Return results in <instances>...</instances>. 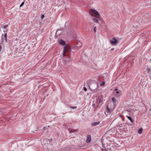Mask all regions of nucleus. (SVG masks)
Returning <instances> with one entry per match:
<instances>
[{
	"label": "nucleus",
	"mask_w": 151,
	"mask_h": 151,
	"mask_svg": "<svg viewBox=\"0 0 151 151\" xmlns=\"http://www.w3.org/2000/svg\"><path fill=\"white\" fill-rule=\"evenodd\" d=\"M70 107L72 109H76L77 108L76 106H70Z\"/></svg>",
	"instance_id": "20"
},
{
	"label": "nucleus",
	"mask_w": 151,
	"mask_h": 151,
	"mask_svg": "<svg viewBox=\"0 0 151 151\" xmlns=\"http://www.w3.org/2000/svg\"><path fill=\"white\" fill-rule=\"evenodd\" d=\"M77 46H79L80 45L79 44H78V43L76 45Z\"/></svg>",
	"instance_id": "30"
},
{
	"label": "nucleus",
	"mask_w": 151,
	"mask_h": 151,
	"mask_svg": "<svg viewBox=\"0 0 151 151\" xmlns=\"http://www.w3.org/2000/svg\"><path fill=\"white\" fill-rule=\"evenodd\" d=\"M116 91V93L117 94H119L120 92H121V91L118 89H115V90Z\"/></svg>",
	"instance_id": "14"
},
{
	"label": "nucleus",
	"mask_w": 151,
	"mask_h": 151,
	"mask_svg": "<svg viewBox=\"0 0 151 151\" xmlns=\"http://www.w3.org/2000/svg\"><path fill=\"white\" fill-rule=\"evenodd\" d=\"M91 11L94 13L96 16V18H99L100 17V15L99 12L96 10L94 9H91Z\"/></svg>",
	"instance_id": "5"
},
{
	"label": "nucleus",
	"mask_w": 151,
	"mask_h": 151,
	"mask_svg": "<svg viewBox=\"0 0 151 151\" xmlns=\"http://www.w3.org/2000/svg\"><path fill=\"white\" fill-rule=\"evenodd\" d=\"M146 70H147L148 73H150V72H151V69L149 68H147Z\"/></svg>",
	"instance_id": "16"
},
{
	"label": "nucleus",
	"mask_w": 151,
	"mask_h": 151,
	"mask_svg": "<svg viewBox=\"0 0 151 151\" xmlns=\"http://www.w3.org/2000/svg\"><path fill=\"white\" fill-rule=\"evenodd\" d=\"M114 50V48H112L111 49V51H113V50Z\"/></svg>",
	"instance_id": "29"
},
{
	"label": "nucleus",
	"mask_w": 151,
	"mask_h": 151,
	"mask_svg": "<svg viewBox=\"0 0 151 151\" xmlns=\"http://www.w3.org/2000/svg\"><path fill=\"white\" fill-rule=\"evenodd\" d=\"M7 34L6 33L4 35V36L3 37H2V40H4V38L5 39V42H7Z\"/></svg>",
	"instance_id": "10"
},
{
	"label": "nucleus",
	"mask_w": 151,
	"mask_h": 151,
	"mask_svg": "<svg viewBox=\"0 0 151 151\" xmlns=\"http://www.w3.org/2000/svg\"><path fill=\"white\" fill-rule=\"evenodd\" d=\"M59 44L62 45H65V42L62 40H60L58 41Z\"/></svg>",
	"instance_id": "8"
},
{
	"label": "nucleus",
	"mask_w": 151,
	"mask_h": 151,
	"mask_svg": "<svg viewBox=\"0 0 151 151\" xmlns=\"http://www.w3.org/2000/svg\"><path fill=\"white\" fill-rule=\"evenodd\" d=\"M98 18H96H96H93V20L94 21V22H95L96 23H98L99 21L98 19Z\"/></svg>",
	"instance_id": "12"
},
{
	"label": "nucleus",
	"mask_w": 151,
	"mask_h": 151,
	"mask_svg": "<svg viewBox=\"0 0 151 151\" xmlns=\"http://www.w3.org/2000/svg\"><path fill=\"white\" fill-rule=\"evenodd\" d=\"M106 109L108 113H110L111 112V109L109 108L108 106H106Z\"/></svg>",
	"instance_id": "18"
},
{
	"label": "nucleus",
	"mask_w": 151,
	"mask_h": 151,
	"mask_svg": "<svg viewBox=\"0 0 151 151\" xmlns=\"http://www.w3.org/2000/svg\"><path fill=\"white\" fill-rule=\"evenodd\" d=\"M100 123V122H95L92 123V125L93 126H95L99 124Z\"/></svg>",
	"instance_id": "13"
},
{
	"label": "nucleus",
	"mask_w": 151,
	"mask_h": 151,
	"mask_svg": "<svg viewBox=\"0 0 151 151\" xmlns=\"http://www.w3.org/2000/svg\"><path fill=\"white\" fill-rule=\"evenodd\" d=\"M65 46L66 47V52H68V53H70L71 52V49L70 47L68 45H66Z\"/></svg>",
	"instance_id": "6"
},
{
	"label": "nucleus",
	"mask_w": 151,
	"mask_h": 151,
	"mask_svg": "<svg viewBox=\"0 0 151 151\" xmlns=\"http://www.w3.org/2000/svg\"><path fill=\"white\" fill-rule=\"evenodd\" d=\"M143 131V129L142 128L140 129L138 131V133L139 134H141Z\"/></svg>",
	"instance_id": "19"
},
{
	"label": "nucleus",
	"mask_w": 151,
	"mask_h": 151,
	"mask_svg": "<svg viewBox=\"0 0 151 151\" xmlns=\"http://www.w3.org/2000/svg\"><path fill=\"white\" fill-rule=\"evenodd\" d=\"M78 44H79V46H77V45H73L72 46V47L75 49H79L82 46V44L81 42H78Z\"/></svg>",
	"instance_id": "4"
},
{
	"label": "nucleus",
	"mask_w": 151,
	"mask_h": 151,
	"mask_svg": "<svg viewBox=\"0 0 151 151\" xmlns=\"http://www.w3.org/2000/svg\"><path fill=\"white\" fill-rule=\"evenodd\" d=\"M91 15L92 16H93V17H94V15L93 14H91Z\"/></svg>",
	"instance_id": "28"
},
{
	"label": "nucleus",
	"mask_w": 151,
	"mask_h": 151,
	"mask_svg": "<svg viewBox=\"0 0 151 151\" xmlns=\"http://www.w3.org/2000/svg\"><path fill=\"white\" fill-rule=\"evenodd\" d=\"M122 120H123V121H124V119H122Z\"/></svg>",
	"instance_id": "32"
},
{
	"label": "nucleus",
	"mask_w": 151,
	"mask_h": 151,
	"mask_svg": "<svg viewBox=\"0 0 151 151\" xmlns=\"http://www.w3.org/2000/svg\"><path fill=\"white\" fill-rule=\"evenodd\" d=\"M89 87L93 93H96L98 91V85L96 83L91 84Z\"/></svg>",
	"instance_id": "1"
},
{
	"label": "nucleus",
	"mask_w": 151,
	"mask_h": 151,
	"mask_svg": "<svg viewBox=\"0 0 151 151\" xmlns=\"http://www.w3.org/2000/svg\"><path fill=\"white\" fill-rule=\"evenodd\" d=\"M112 101L114 102V105H116V99L114 97L112 98Z\"/></svg>",
	"instance_id": "11"
},
{
	"label": "nucleus",
	"mask_w": 151,
	"mask_h": 151,
	"mask_svg": "<svg viewBox=\"0 0 151 151\" xmlns=\"http://www.w3.org/2000/svg\"><path fill=\"white\" fill-rule=\"evenodd\" d=\"M127 117L128 119L130 120V121L132 123H133V121L130 116H127Z\"/></svg>",
	"instance_id": "15"
},
{
	"label": "nucleus",
	"mask_w": 151,
	"mask_h": 151,
	"mask_svg": "<svg viewBox=\"0 0 151 151\" xmlns=\"http://www.w3.org/2000/svg\"><path fill=\"white\" fill-rule=\"evenodd\" d=\"M96 101L97 103L99 104L101 103V105L103 104V96L101 95L99 96L97 99Z\"/></svg>",
	"instance_id": "2"
},
{
	"label": "nucleus",
	"mask_w": 151,
	"mask_h": 151,
	"mask_svg": "<svg viewBox=\"0 0 151 151\" xmlns=\"http://www.w3.org/2000/svg\"><path fill=\"white\" fill-rule=\"evenodd\" d=\"M149 74H150V75H151V72H150V73H149Z\"/></svg>",
	"instance_id": "31"
},
{
	"label": "nucleus",
	"mask_w": 151,
	"mask_h": 151,
	"mask_svg": "<svg viewBox=\"0 0 151 151\" xmlns=\"http://www.w3.org/2000/svg\"><path fill=\"white\" fill-rule=\"evenodd\" d=\"M104 83H104V82H101V84H100V85H101V86H102L104 84Z\"/></svg>",
	"instance_id": "24"
},
{
	"label": "nucleus",
	"mask_w": 151,
	"mask_h": 151,
	"mask_svg": "<svg viewBox=\"0 0 151 151\" xmlns=\"http://www.w3.org/2000/svg\"><path fill=\"white\" fill-rule=\"evenodd\" d=\"M44 14L42 15L41 16V19H43L44 18Z\"/></svg>",
	"instance_id": "22"
},
{
	"label": "nucleus",
	"mask_w": 151,
	"mask_h": 151,
	"mask_svg": "<svg viewBox=\"0 0 151 151\" xmlns=\"http://www.w3.org/2000/svg\"><path fill=\"white\" fill-rule=\"evenodd\" d=\"M83 89L85 91H87V88L85 87H84L83 88Z\"/></svg>",
	"instance_id": "23"
},
{
	"label": "nucleus",
	"mask_w": 151,
	"mask_h": 151,
	"mask_svg": "<svg viewBox=\"0 0 151 151\" xmlns=\"http://www.w3.org/2000/svg\"><path fill=\"white\" fill-rule=\"evenodd\" d=\"M110 42L111 45H115L118 43V41L115 38L113 37L110 40Z\"/></svg>",
	"instance_id": "3"
},
{
	"label": "nucleus",
	"mask_w": 151,
	"mask_h": 151,
	"mask_svg": "<svg viewBox=\"0 0 151 151\" xmlns=\"http://www.w3.org/2000/svg\"><path fill=\"white\" fill-rule=\"evenodd\" d=\"M66 46H64L63 48V56H66L65 53L66 52Z\"/></svg>",
	"instance_id": "9"
},
{
	"label": "nucleus",
	"mask_w": 151,
	"mask_h": 151,
	"mask_svg": "<svg viewBox=\"0 0 151 151\" xmlns=\"http://www.w3.org/2000/svg\"><path fill=\"white\" fill-rule=\"evenodd\" d=\"M8 26L7 25H5L4 26V29L6 28Z\"/></svg>",
	"instance_id": "26"
},
{
	"label": "nucleus",
	"mask_w": 151,
	"mask_h": 151,
	"mask_svg": "<svg viewBox=\"0 0 151 151\" xmlns=\"http://www.w3.org/2000/svg\"><path fill=\"white\" fill-rule=\"evenodd\" d=\"M91 140V137L90 135H88L87 136L86 140V142L87 143H89Z\"/></svg>",
	"instance_id": "7"
},
{
	"label": "nucleus",
	"mask_w": 151,
	"mask_h": 151,
	"mask_svg": "<svg viewBox=\"0 0 151 151\" xmlns=\"http://www.w3.org/2000/svg\"><path fill=\"white\" fill-rule=\"evenodd\" d=\"M96 27H95L94 29V31L95 32H96Z\"/></svg>",
	"instance_id": "25"
},
{
	"label": "nucleus",
	"mask_w": 151,
	"mask_h": 151,
	"mask_svg": "<svg viewBox=\"0 0 151 151\" xmlns=\"http://www.w3.org/2000/svg\"><path fill=\"white\" fill-rule=\"evenodd\" d=\"M69 130L70 132L71 133L73 132H74L76 131V130H74L73 129H69Z\"/></svg>",
	"instance_id": "17"
},
{
	"label": "nucleus",
	"mask_w": 151,
	"mask_h": 151,
	"mask_svg": "<svg viewBox=\"0 0 151 151\" xmlns=\"http://www.w3.org/2000/svg\"><path fill=\"white\" fill-rule=\"evenodd\" d=\"M92 106L94 108H95L96 106V104H93L92 105Z\"/></svg>",
	"instance_id": "27"
},
{
	"label": "nucleus",
	"mask_w": 151,
	"mask_h": 151,
	"mask_svg": "<svg viewBox=\"0 0 151 151\" xmlns=\"http://www.w3.org/2000/svg\"><path fill=\"white\" fill-rule=\"evenodd\" d=\"M24 4V2H22L21 4H20V7H21L22 6L23 4Z\"/></svg>",
	"instance_id": "21"
}]
</instances>
